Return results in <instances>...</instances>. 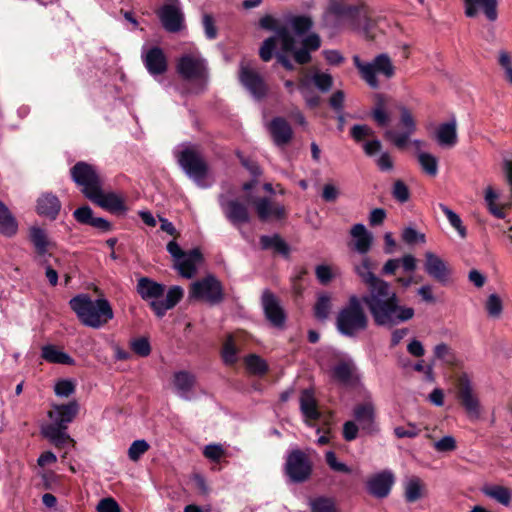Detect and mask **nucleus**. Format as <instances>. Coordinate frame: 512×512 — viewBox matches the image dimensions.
<instances>
[{
    "label": "nucleus",
    "mask_w": 512,
    "mask_h": 512,
    "mask_svg": "<svg viewBox=\"0 0 512 512\" xmlns=\"http://www.w3.org/2000/svg\"><path fill=\"white\" fill-rule=\"evenodd\" d=\"M423 484L420 478L411 477L405 483V497L409 502H415L421 497Z\"/></svg>",
    "instance_id": "c03bdc74"
},
{
    "label": "nucleus",
    "mask_w": 512,
    "mask_h": 512,
    "mask_svg": "<svg viewBox=\"0 0 512 512\" xmlns=\"http://www.w3.org/2000/svg\"><path fill=\"white\" fill-rule=\"evenodd\" d=\"M284 470L291 482L301 483L310 477L312 463L306 453L293 449L287 454Z\"/></svg>",
    "instance_id": "9b49d317"
},
{
    "label": "nucleus",
    "mask_w": 512,
    "mask_h": 512,
    "mask_svg": "<svg viewBox=\"0 0 512 512\" xmlns=\"http://www.w3.org/2000/svg\"><path fill=\"white\" fill-rule=\"evenodd\" d=\"M363 24V32L365 37L368 40H374L376 37V21L369 18L365 13L364 10H362V17H361V23Z\"/></svg>",
    "instance_id": "69168bd1"
},
{
    "label": "nucleus",
    "mask_w": 512,
    "mask_h": 512,
    "mask_svg": "<svg viewBox=\"0 0 512 512\" xmlns=\"http://www.w3.org/2000/svg\"><path fill=\"white\" fill-rule=\"evenodd\" d=\"M29 236L37 253L44 255L49 246V241L45 231L40 227L33 226L30 228Z\"/></svg>",
    "instance_id": "a19ab883"
},
{
    "label": "nucleus",
    "mask_w": 512,
    "mask_h": 512,
    "mask_svg": "<svg viewBox=\"0 0 512 512\" xmlns=\"http://www.w3.org/2000/svg\"><path fill=\"white\" fill-rule=\"evenodd\" d=\"M352 59L360 77L373 89L379 88L380 85L377 74H381L387 79L395 75V67L385 53L377 55L372 62H363L358 55H354Z\"/></svg>",
    "instance_id": "6e6552de"
},
{
    "label": "nucleus",
    "mask_w": 512,
    "mask_h": 512,
    "mask_svg": "<svg viewBox=\"0 0 512 512\" xmlns=\"http://www.w3.org/2000/svg\"><path fill=\"white\" fill-rule=\"evenodd\" d=\"M355 365L352 361H342L333 368V377L343 384L353 381Z\"/></svg>",
    "instance_id": "e433bc0d"
},
{
    "label": "nucleus",
    "mask_w": 512,
    "mask_h": 512,
    "mask_svg": "<svg viewBox=\"0 0 512 512\" xmlns=\"http://www.w3.org/2000/svg\"><path fill=\"white\" fill-rule=\"evenodd\" d=\"M220 205L226 218L237 228L250 221L248 208L238 200L224 201L221 198Z\"/></svg>",
    "instance_id": "4be33fe9"
},
{
    "label": "nucleus",
    "mask_w": 512,
    "mask_h": 512,
    "mask_svg": "<svg viewBox=\"0 0 512 512\" xmlns=\"http://www.w3.org/2000/svg\"><path fill=\"white\" fill-rule=\"evenodd\" d=\"M61 209V202L52 193H43L37 200L36 211L40 216L56 219Z\"/></svg>",
    "instance_id": "7c9ffc66"
},
{
    "label": "nucleus",
    "mask_w": 512,
    "mask_h": 512,
    "mask_svg": "<svg viewBox=\"0 0 512 512\" xmlns=\"http://www.w3.org/2000/svg\"><path fill=\"white\" fill-rule=\"evenodd\" d=\"M18 224L8 207L0 201V234L11 237L16 234Z\"/></svg>",
    "instance_id": "72a5a7b5"
},
{
    "label": "nucleus",
    "mask_w": 512,
    "mask_h": 512,
    "mask_svg": "<svg viewBox=\"0 0 512 512\" xmlns=\"http://www.w3.org/2000/svg\"><path fill=\"white\" fill-rule=\"evenodd\" d=\"M370 115L378 126L383 127L399 120V124L403 128H415L411 111L400 101L385 94L377 93L374 95Z\"/></svg>",
    "instance_id": "423d86ee"
},
{
    "label": "nucleus",
    "mask_w": 512,
    "mask_h": 512,
    "mask_svg": "<svg viewBox=\"0 0 512 512\" xmlns=\"http://www.w3.org/2000/svg\"><path fill=\"white\" fill-rule=\"evenodd\" d=\"M465 15L473 18L478 13V8H481L490 21H495L498 17L497 13V0H464Z\"/></svg>",
    "instance_id": "c85d7f7f"
},
{
    "label": "nucleus",
    "mask_w": 512,
    "mask_h": 512,
    "mask_svg": "<svg viewBox=\"0 0 512 512\" xmlns=\"http://www.w3.org/2000/svg\"><path fill=\"white\" fill-rule=\"evenodd\" d=\"M247 370L255 375H263L267 372L268 366L264 359L258 355L251 354L245 358Z\"/></svg>",
    "instance_id": "de8ad7c7"
},
{
    "label": "nucleus",
    "mask_w": 512,
    "mask_h": 512,
    "mask_svg": "<svg viewBox=\"0 0 512 512\" xmlns=\"http://www.w3.org/2000/svg\"><path fill=\"white\" fill-rule=\"evenodd\" d=\"M434 138L443 148H451L457 143L456 130H437Z\"/></svg>",
    "instance_id": "3c124183"
},
{
    "label": "nucleus",
    "mask_w": 512,
    "mask_h": 512,
    "mask_svg": "<svg viewBox=\"0 0 512 512\" xmlns=\"http://www.w3.org/2000/svg\"><path fill=\"white\" fill-rule=\"evenodd\" d=\"M247 200L254 206L261 221L281 220L286 216L285 207L268 197H253L249 194Z\"/></svg>",
    "instance_id": "2eb2a0df"
},
{
    "label": "nucleus",
    "mask_w": 512,
    "mask_h": 512,
    "mask_svg": "<svg viewBox=\"0 0 512 512\" xmlns=\"http://www.w3.org/2000/svg\"><path fill=\"white\" fill-rule=\"evenodd\" d=\"M502 301L496 294H491L486 303V310L489 316L497 318L502 312Z\"/></svg>",
    "instance_id": "680f3d73"
},
{
    "label": "nucleus",
    "mask_w": 512,
    "mask_h": 512,
    "mask_svg": "<svg viewBox=\"0 0 512 512\" xmlns=\"http://www.w3.org/2000/svg\"><path fill=\"white\" fill-rule=\"evenodd\" d=\"M365 154L369 157H375V163L380 171L390 172L394 168L392 156L382 151V144L379 140L365 141L362 145Z\"/></svg>",
    "instance_id": "aec40b11"
},
{
    "label": "nucleus",
    "mask_w": 512,
    "mask_h": 512,
    "mask_svg": "<svg viewBox=\"0 0 512 512\" xmlns=\"http://www.w3.org/2000/svg\"><path fill=\"white\" fill-rule=\"evenodd\" d=\"M331 296L327 293L319 294L314 306L315 316L319 320H325L331 311Z\"/></svg>",
    "instance_id": "37998d69"
},
{
    "label": "nucleus",
    "mask_w": 512,
    "mask_h": 512,
    "mask_svg": "<svg viewBox=\"0 0 512 512\" xmlns=\"http://www.w3.org/2000/svg\"><path fill=\"white\" fill-rule=\"evenodd\" d=\"M89 200L111 213L125 214L127 211L124 200L119 194L114 192H104L102 187L96 192V196L91 197Z\"/></svg>",
    "instance_id": "b1692460"
},
{
    "label": "nucleus",
    "mask_w": 512,
    "mask_h": 512,
    "mask_svg": "<svg viewBox=\"0 0 512 512\" xmlns=\"http://www.w3.org/2000/svg\"><path fill=\"white\" fill-rule=\"evenodd\" d=\"M203 454L207 459L218 462L225 455V450L220 444H209L205 446Z\"/></svg>",
    "instance_id": "0e129e2a"
},
{
    "label": "nucleus",
    "mask_w": 512,
    "mask_h": 512,
    "mask_svg": "<svg viewBox=\"0 0 512 512\" xmlns=\"http://www.w3.org/2000/svg\"><path fill=\"white\" fill-rule=\"evenodd\" d=\"M289 24L296 35L302 36L312 29L314 22L308 15H296L290 17Z\"/></svg>",
    "instance_id": "79ce46f5"
},
{
    "label": "nucleus",
    "mask_w": 512,
    "mask_h": 512,
    "mask_svg": "<svg viewBox=\"0 0 512 512\" xmlns=\"http://www.w3.org/2000/svg\"><path fill=\"white\" fill-rule=\"evenodd\" d=\"M485 496L497 501L498 503L508 506L511 502L512 490L501 485H485L482 488Z\"/></svg>",
    "instance_id": "f704fd0d"
},
{
    "label": "nucleus",
    "mask_w": 512,
    "mask_h": 512,
    "mask_svg": "<svg viewBox=\"0 0 512 512\" xmlns=\"http://www.w3.org/2000/svg\"><path fill=\"white\" fill-rule=\"evenodd\" d=\"M300 410L305 418L306 423H309V421L316 420L320 417V412L318 411L317 402L313 391L306 389L301 393Z\"/></svg>",
    "instance_id": "473e14b6"
},
{
    "label": "nucleus",
    "mask_w": 512,
    "mask_h": 512,
    "mask_svg": "<svg viewBox=\"0 0 512 512\" xmlns=\"http://www.w3.org/2000/svg\"><path fill=\"white\" fill-rule=\"evenodd\" d=\"M392 194L393 197L401 203L406 202L410 196L407 186L401 180L394 183Z\"/></svg>",
    "instance_id": "338daca9"
},
{
    "label": "nucleus",
    "mask_w": 512,
    "mask_h": 512,
    "mask_svg": "<svg viewBox=\"0 0 512 512\" xmlns=\"http://www.w3.org/2000/svg\"><path fill=\"white\" fill-rule=\"evenodd\" d=\"M98 512H120L118 503L113 498H104L97 505Z\"/></svg>",
    "instance_id": "774afa93"
},
{
    "label": "nucleus",
    "mask_w": 512,
    "mask_h": 512,
    "mask_svg": "<svg viewBox=\"0 0 512 512\" xmlns=\"http://www.w3.org/2000/svg\"><path fill=\"white\" fill-rule=\"evenodd\" d=\"M434 355L447 365H454L457 360L454 351L445 343H440L434 347Z\"/></svg>",
    "instance_id": "09e8293b"
},
{
    "label": "nucleus",
    "mask_w": 512,
    "mask_h": 512,
    "mask_svg": "<svg viewBox=\"0 0 512 512\" xmlns=\"http://www.w3.org/2000/svg\"><path fill=\"white\" fill-rule=\"evenodd\" d=\"M131 349L139 356L146 357L151 352L150 343L147 338L141 337L131 341Z\"/></svg>",
    "instance_id": "e2e57ef3"
},
{
    "label": "nucleus",
    "mask_w": 512,
    "mask_h": 512,
    "mask_svg": "<svg viewBox=\"0 0 512 512\" xmlns=\"http://www.w3.org/2000/svg\"><path fill=\"white\" fill-rule=\"evenodd\" d=\"M363 7L351 5L344 0H329L327 12L338 19L348 21L352 26L359 27Z\"/></svg>",
    "instance_id": "dca6fc26"
},
{
    "label": "nucleus",
    "mask_w": 512,
    "mask_h": 512,
    "mask_svg": "<svg viewBox=\"0 0 512 512\" xmlns=\"http://www.w3.org/2000/svg\"><path fill=\"white\" fill-rule=\"evenodd\" d=\"M350 235L354 240V249L362 255L367 254L373 242L372 233L363 224L358 223L352 226Z\"/></svg>",
    "instance_id": "2f4dec72"
},
{
    "label": "nucleus",
    "mask_w": 512,
    "mask_h": 512,
    "mask_svg": "<svg viewBox=\"0 0 512 512\" xmlns=\"http://www.w3.org/2000/svg\"><path fill=\"white\" fill-rule=\"evenodd\" d=\"M498 63L504 70L505 80L512 85V59L508 52L501 51L498 58Z\"/></svg>",
    "instance_id": "13d9d810"
},
{
    "label": "nucleus",
    "mask_w": 512,
    "mask_h": 512,
    "mask_svg": "<svg viewBox=\"0 0 512 512\" xmlns=\"http://www.w3.org/2000/svg\"><path fill=\"white\" fill-rule=\"evenodd\" d=\"M457 395L468 416L471 419H478L481 415L480 401L466 374L458 378Z\"/></svg>",
    "instance_id": "ddd939ff"
},
{
    "label": "nucleus",
    "mask_w": 512,
    "mask_h": 512,
    "mask_svg": "<svg viewBox=\"0 0 512 512\" xmlns=\"http://www.w3.org/2000/svg\"><path fill=\"white\" fill-rule=\"evenodd\" d=\"M176 72L186 81H197L204 84L208 80L205 60L192 54H184L178 58Z\"/></svg>",
    "instance_id": "9d476101"
},
{
    "label": "nucleus",
    "mask_w": 512,
    "mask_h": 512,
    "mask_svg": "<svg viewBox=\"0 0 512 512\" xmlns=\"http://www.w3.org/2000/svg\"><path fill=\"white\" fill-rule=\"evenodd\" d=\"M386 137L399 150L416 152L425 144L413 137L412 130H387Z\"/></svg>",
    "instance_id": "6ab92c4d"
},
{
    "label": "nucleus",
    "mask_w": 512,
    "mask_h": 512,
    "mask_svg": "<svg viewBox=\"0 0 512 512\" xmlns=\"http://www.w3.org/2000/svg\"><path fill=\"white\" fill-rule=\"evenodd\" d=\"M238 350L236 347V341L233 335H229L224 342L222 349V358L223 361L228 364H234L238 359Z\"/></svg>",
    "instance_id": "a18cd8bd"
},
{
    "label": "nucleus",
    "mask_w": 512,
    "mask_h": 512,
    "mask_svg": "<svg viewBox=\"0 0 512 512\" xmlns=\"http://www.w3.org/2000/svg\"><path fill=\"white\" fill-rule=\"evenodd\" d=\"M353 270L367 286L368 294L364 295L362 300L377 325L393 327L413 318L414 309L400 306L398 297L390 289V285L374 274L370 257L363 255L359 262L353 263Z\"/></svg>",
    "instance_id": "f257e3e1"
},
{
    "label": "nucleus",
    "mask_w": 512,
    "mask_h": 512,
    "mask_svg": "<svg viewBox=\"0 0 512 512\" xmlns=\"http://www.w3.org/2000/svg\"><path fill=\"white\" fill-rule=\"evenodd\" d=\"M190 297L213 305L218 304L223 300V287L216 277L208 275L191 284Z\"/></svg>",
    "instance_id": "f8f14e48"
},
{
    "label": "nucleus",
    "mask_w": 512,
    "mask_h": 512,
    "mask_svg": "<svg viewBox=\"0 0 512 512\" xmlns=\"http://www.w3.org/2000/svg\"><path fill=\"white\" fill-rule=\"evenodd\" d=\"M353 416L359 427L368 434L378 431L375 421V408L372 403L358 404L353 409Z\"/></svg>",
    "instance_id": "5701e85b"
},
{
    "label": "nucleus",
    "mask_w": 512,
    "mask_h": 512,
    "mask_svg": "<svg viewBox=\"0 0 512 512\" xmlns=\"http://www.w3.org/2000/svg\"><path fill=\"white\" fill-rule=\"evenodd\" d=\"M137 292L143 300L150 302L152 310L158 317L164 316L168 310L172 309L184 294L180 286H172L163 298L165 286L147 277L138 280Z\"/></svg>",
    "instance_id": "20e7f679"
},
{
    "label": "nucleus",
    "mask_w": 512,
    "mask_h": 512,
    "mask_svg": "<svg viewBox=\"0 0 512 512\" xmlns=\"http://www.w3.org/2000/svg\"><path fill=\"white\" fill-rule=\"evenodd\" d=\"M69 304L82 324L91 328L98 329L114 317L112 307L105 298L92 300L87 294H79Z\"/></svg>",
    "instance_id": "7ed1b4c3"
},
{
    "label": "nucleus",
    "mask_w": 512,
    "mask_h": 512,
    "mask_svg": "<svg viewBox=\"0 0 512 512\" xmlns=\"http://www.w3.org/2000/svg\"><path fill=\"white\" fill-rule=\"evenodd\" d=\"M42 358L50 363L72 364L73 359L66 353L57 349L53 345H47L42 348Z\"/></svg>",
    "instance_id": "58836bf2"
},
{
    "label": "nucleus",
    "mask_w": 512,
    "mask_h": 512,
    "mask_svg": "<svg viewBox=\"0 0 512 512\" xmlns=\"http://www.w3.org/2000/svg\"><path fill=\"white\" fill-rule=\"evenodd\" d=\"M143 62L147 71L152 76L163 75L168 69V61L163 50L154 46L150 48L143 56Z\"/></svg>",
    "instance_id": "393cba45"
},
{
    "label": "nucleus",
    "mask_w": 512,
    "mask_h": 512,
    "mask_svg": "<svg viewBox=\"0 0 512 512\" xmlns=\"http://www.w3.org/2000/svg\"><path fill=\"white\" fill-rule=\"evenodd\" d=\"M79 412V404L76 400L67 404H53L48 412L49 423L41 428L42 435L56 447H64L73 440L67 433L68 425Z\"/></svg>",
    "instance_id": "f03ea898"
},
{
    "label": "nucleus",
    "mask_w": 512,
    "mask_h": 512,
    "mask_svg": "<svg viewBox=\"0 0 512 512\" xmlns=\"http://www.w3.org/2000/svg\"><path fill=\"white\" fill-rule=\"evenodd\" d=\"M311 510L312 512H337L334 500L325 497L313 500Z\"/></svg>",
    "instance_id": "5fc2aeb1"
},
{
    "label": "nucleus",
    "mask_w": 512,
    "mask_h": 512,
    "mask_svg": "<svg viewBox=\"0 0 512 512\" xmlns=\"http://www.w3.org/2000/svg\"><path fill=\"white\" fill-rule=\"evenodd\" d=\"M174 156L185 174L201 188L212 184L208 164L197 145L183 143L174 149Z\"/></svg>",
    "instance_id": "39448f33"
},
{
    "label": "nucleus",
    "mask_w": 512,
    "mask_h": 512,
    "mask_svg": "<svg viewBox=\"0 0 512 512\" xmlns=\"http://www.w3.org/2000/svg\"><path fill=\"white\" fill-rule=\"evenodd\" d=\"M239 81L256 101L263 100L269 93V86L265 79L260 73L248 66L241 65Z\"/></svg>",
    "instance_id": "4468645a"
},
{
    "label": "nucleus",
    "mask_w": 512,
    "mask_h": 512,
    "mask_svg": "<svg viewBox=\"0 0 512 512\" xmlns=\"http://www.w3.org/2000/svg\"><path fill=\"white\" fill-rule=\"evenodd\" d=\"M415 153L422 172L430 177H435L438 174V158L422 149Z\"/></svg>",
    "instance_id": "c9c22d12"
},
{
    "label": "nucleus",
    "mask_w": 512,
    "mask_h": 512,
    "mask_svg": "<svg viewBox=\"0 0 512 512\" xmlns=\"http://www.w3.org/2000/svg\"><path fill=\"white\" fill-rule=\"evenodd\" d=\"M162 27L169 33H178L184 28V14L175 4H164L157 13Z\"/></svg>",
    "instance_id": "f3484780"
},
{
    "label": "nucleus",
    "mask_w": 512,
    "mask_h": 512,
    "mask_svg": "<svg viewBox=\"0 0 512 512\" xmlns=\"http://www.w3.org/2000/svg\"><path fill=\"white\" fill-rule=\"evenodd\" d=\"M498 197V193L492 187L489 186L486 188L484 198L485 202L487 203L489 212L499 219H504L506 215L503 211V208L511 206L512 203H507L502 206H498L496 204V200L498 199Z\"/></svg>",
    "instance_id": "4c0bfd02"
},
{
    "label": "nucleus",
    "mask_w": 512,
    "mask_h": 512,
    "mask_svg": "<svg viewBox=\"0 0 512 512\" xmlns=\"http://www.w3.org/2000/svg\"><path fill=\"white\" fill-rule=\"evenodd\" d=\"M424 269L437 282L443 285L448 283L451 270L446 262L435 253L431 251L425 253Z\"/></svg>",
    "instance_id": "a211bd4d"
},
{
    "label": "nucleus",
    "mask_w": 512,
    "mask_h": 512,
    "mask_svg": "<svg viewBox=\"0 0 512 512\" xmlns=\"http://www.w3.org/2000/svg\"><path fill=\"white\" fill-rule=\"evenodd\" d=\"M202 262V255L198 249H194L189 253H185L175 263V267L180 275L185 278H192L197 273L198 266Z\"/></svg>",
    "instance_id": "c756f323"
},
{
    "label": "nucleus",
    "mask_w": 512,
    "mask_h": 512,
    "mask_svg": "<svg viewBox=\"0 0 512 512\" xmlns=\"http://www.w3.org/2000/svg\"><path fill=\"white\" fill-rule=\"evenodd\" d=\"M262 307L266 318L276 327H280L285 322V313L279 304L277 298L269 290L262 294Z\"/></svg>",
    "instance_id": "a878e982"
},
{
    "label": "nucleus",
    "mask_w": 512,
    "mask_h": 512,
    "mask_svg": "<svg viewBox=\"0 0 512 512\" xmlns=\"http://www.w3.org/2000/svg\"><path fill=\"white\" fill-rule=\"evenodd\" d=\"M325 459L328 466L332 470L343 473H351V468L345 463L338 461L336 454L333 451H327L325 454Z\"/></svg>",
    "instance_id": "052dcab7"
},
{
    "label": "nucleus",
    "mask_w": 512,
    "mask_h": 512,
    "mask_svg": "<svg viewBox=\"0 0 512 512\" xmlns=\"http://www.w3.org/2000/svg\"><path fill=\"white\" fill-rule=\"evenodd\" d=\"M274 32L276 33L274 36L277 37V42L281 41L282 52L291 54L294 51L296 40L289 29L279 23Z\"/></svg>",
    "instance_id": "ea45409f"
},
{
    "label": "nucleus",
    "mask_w": 512,
    "mask_h": 512,
    "mask_svg": "<svg viewBox=\"0 0 512 512\" xmlns=\"http://www.w3.org/2000/svg\"><path fill=\"white\" fill-rule=\"evenodd\" d=\"M314 85L322 92H328L333 85V78L328 73L318 72L313 75Z\"/></svg>",
    "instance_id": "6e6d98bb"
},
{
    "label": "nucleus",
    "mask_w": 512,
    "mask_h": 512,
    "mask_svg": "<svg viewBox=\"0 0 512 512\" xmlns=\"http://www.w3.org/2000/svg\"><path fill=\"white\" fill-rule=\"evenodd\" d=\"M320 46V36L316 33H311L302 39L300 49H296V45L294 46V51H292L291 54L296 63L305 65L311 62L312 58L310 53L317 51Z\"/></svg>",
    "instance_id": "bb28decb"
},
{
    "label": "nucleus",
    "mask_w": 512,
    "mask_h": 512,
    "mask_svg": "<svg viewBox=\"0 0 512 512\" xmlns=\"http://www.w3.org/2000/svg\"><path fill=\"white\" fill-rule=\"evenodd\" d=\"M73 181L81 188L82 193L90 199L102 187V178L96 169L85 162H78L71 169Z\"/></svg>",
    "instance_id": "1a4fd4ad"
},
{
    "label": "nucleus",
    "mask_w": 512,
    "mask_h": 512,
    "mask_svg": "<svg viewBox=\"0 0 512 512\" xmlns=\"http://www.w3.org/2000/svg\"><path fill=\"white\" fill-rule=\"evenodd\" d=\"M315 275L317 280L323 285H327L335 277L333 267L326 264L316 266Z\"/></svg>",
    "instance_id": "4d7b16f0"
},
{
    "label": "nucleus",
    "mask_w": 512,
    "mask_h": 512,
    "mask_svg": "<svg viewBox=\"0 0 512 512\" xmlns=\"http://www.w3.org/2000/svg\"><path fill=\"white\" fill-rule=\"evenodd\" d=\"M362 298L351 295L348 303L337 316V328L339 332L348 337H354L366 330L368 317L362 307Z\"/></svg>",
    "instance_id": "0eeeda50"
},
{
    "label": "nucleus",
    "mask_w": 512,
    "mask_h": 512,
    "mask_svg": "<svg viewBox=\"0 0 512 512\" xmlns=\"http://www.w3.org/2000/svg\"><path fill=\"white\" fill-rule=\"evenodd\" d=\"M75 391V384L72 380H59L54 387V392L59 397H69Z\"/></svg>",
    "instance_id": "bf43d9fd"
},
{
    "label": "nucleus",
    "mask_w": 512,
    "mask_h": 512,
    "mask_svg": "<svg viewBox=\"0 0 512 512\" xmlns=\"http://www.w3.org/2000/svg\"><path fill=\"white\" fill-rule=\"evenodd\" d=\"M277 47V37L270 36L265 39L259 49V56L262 61L269 62Z\"/></svg>",
    "instance_id": "603ef678"
},
{
    "label": "nucleus",
    "mask_w": 512,
    "mask_h": 512,
    "mask_svg": "<svg viewBox=\"0 0 512 512\" xmlns=\"http://www.w3.org/2000/svg\"><path fill=\"white\" fill-rule=\"evenodd\" d=\"M172 383L179 397L185 400L192 399L196 385V377L193 373L185 370L175 372Z\"/></svg>",
    "instance_id": "cd10ccee"
},
{
    "label": "nucleus",
    "mask_w": 512,
    "mask_h": 512,
    "mask_svg": "<svg viewBox=\"0 0 512 512\" xmlns=\"http://www.w3.org/2000/svg\"><path fill=\"white\" fill-rule=\"evenodd\" d=\"M149 448L150 445L146 440H135L128 449V457L130 460L136 462L149 450Z\"/></svg>",
    "instance_id": "864d4df0"
},
{
    "label": "nucleus",
    "mask_w": 512,
    "mask_h": 512,
    "mask_svg": "<svg viewBox=\"0 0 512 512\" xmlns=\"http://www.w3.org/2000/svg\"><path fill=\"white\" fill-rule=\"evenodd\" d=\"M393 484V473L389 470H384L382 472L372 475L368 479L366 486L368 492L371 495L377 498H384L389 494Z\"/></svg>",
    "instance_id": "412c9836"
},
{
    "label": "nucleus",
    "mask_w": 512,
    "mask_h": 512,
    "mask_svg": "<svg viewBox=\"0 0 512 512\" xmlns=\"http://www.w3.org/2000/svg\"><path fill=\"white\" fill-rule=\"evenodd\" d=\"M439 208L447 217L450 225L456 229L461 238L466 237V228L463 226L462 220L453 210H451L448 206L440 203Z\"/></svg>",
    "instance_id": "49530a36"
},
{
    "label": "nucleus",
    "mask_w": 512,
    "mask_h": 512,
    "mask_svg": "<svg viewBox=\"0 0 512 512\" xmlns=\"http://www.w3.org/2000/svg\"><path fill=\"white\" fill-rule=\"evenodd\" d=\"M260 243L262 248L269 249L273 248L276 251L286 254L288 252V247L286 243L278 236H262L260 239Z\"/></svg>",
    "instance_id": "8fccbe9b"
}]
</instances>
